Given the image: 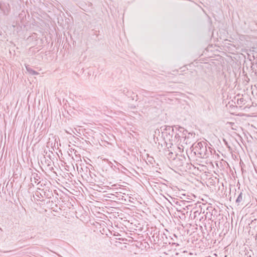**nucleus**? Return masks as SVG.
Returning a JSON list of instances; mask_svg holds the SVG:
<instances>
[{
	"label": "nucleus",
	"mask_w": 257,
	"mask_h": 257,
	"mask_svg": "<svg viewBox=\"0 0 257 257\" xmlns=\"http://www.w3.org/2000/svg\"><path fill=\"white\" fill-rule=\"evenodd\" d=\"M193 151L195 155H199L200 158H207L208 152L206 148V143L203 142H199L194 143L192 145Z\"/></svg>",
	"instance_id": "nucleus-1"
},
{
	"label": "nucleus",
	"mask_w": 257,
	"mask_h": 257,
	"mask_svg": "<svg viewBox=\"0 0 257 257\" xmlns=\"http://www.w3.org/2000/svg\"><path fill=\"white\" fill-rule=\"evenodd\" d=\"M35 195L38 198V200H41V199L44 198H51L53 196L52 190H50L49 187L46 186L42 189L38 188L35 192Z\"/></svg>",
	"instance_id": "nucleus-2"
},
{
	"label": "nucleus",
	"mask_w": 257,
	"mask_h": 257,
	"mask_svg": "<svg viewBox=\"0 0 257 257\" xmlns=\"http://www.w3.org/2000/svg\"><path fill=\"white\" fill-rule=\"evenodd\" d=\"M160 130L164 137H168V139L171 140L170 137L172 138L173 133L174 130L173 127L170 126L164 125L160 127Z\"/></svg>",
	"instance_id": "nucleus-3"
},
{
	"label": "nucleus",
	"mask_w": 257,
	"mask_h": 257,
	"mask_svg": "<svg viewBox=\"0 0 257 257\" xmlns=\"http://www.w3.org/2000/svg\"><path fill=\"white\" fill-rule=\"evenodd\" d=\"M118 94H123L128 98H131L132 100H138V95H135L134 92L129 91L127 88L121 89L116 91Z\"/></svg>",
	"instance_id": "nucleus-4"
},
{
	"label": "nucleus",
	"mask_w": 257,
	"mask_h": 257,
	"mask_svg": "<svg viewBox=\"0 0 257 257\" xmlns=\"http://www.w3.org/2000/svg\"><path fill=\"white\" fill-rule=\"evenodd\" d=\"M207 210L209 211V213L210 212V211H211V214L210 215V216H208V212H206V214L205 215H204V216H205V219H204L205 220L207 218H208L210 220H211L212 219V216L213 215V213L214 212H216L217 211L215 209H212V208L211 207H207Z\"/></svg>",
	"instance_id": "nucleus-5"
},
{
	"label": "nucleus",
	"mask_w": 257,
	"mask_h": 257,
	"mask_svg": "<svg viewBox=\"0 0 257 257\" xmlns=\"http://www.w3.org/2000/svg\"><path fill=\"white\" fill-rule=\"evenodd\" d=\"M201 210H200V211L196 210V211H194V213H193V219L197 220L198 219V218L201 215Z\"/></svg>",
	"instance_id": "nucleus-6"
},
{
	"label": "nucleus",
	"mask_w": 257,
	"mask_h": 257,
	"mask_svg": "<svg viewBox=\"0 0 257 257\" xmlns=\"http://www.w3.org/2000/svg\"><path fill=\"white\" fill-rule=\"evenodd\" d=\"M242 201V193L240 192L239 195H238L236 200L235 202L237 205H239V204Z\"/></svg>",
	"instance_id": "nucleus-7"
},
{
	"label": "nucleus",
	"mask_w": 257,
	"mask_h": 257,
	"mask_svg": "<svg viewBox=\"0 0 257 257\" xmlns=\"http://www.w3.org/2000/svg\"><path fill=\"white\" fill-rule=\"evenodd\" d=\"M32 177H33L35 180V183H39L40 182L39 179H40V177L38 176V174L37 173H33L32 175Z\"/></svg>",
	"instance_id": "nucleus-8"
},
{
	"label": "nucleus",
	"mask_w": 257,
	"mask_h": 257,
	"mask_svg": "<svg viewBox=\"0 0 257 257\" xmlns=\"http://www.w3.org/2000/svg\"><path fill=\"white\" fill-rule=\"evenodd\" d=\"M176 160V161L177 162L178 161H179V163L177 164V165H178L179 167H180V166H182L183 165V164H184V158L183 159H180V158H176L175 159Z\"/></svg>",
	"instance_id": "nucleus-9"
},
{
	"label": "nucleus",
	"mask_w": 257,
	"mask_h": 257,
	"mask_svg": "<svg viewBox=\"0 0 257 257\" xmlns=\"http://www.w3.org/2000/svg\"><path fill=\"white\" fill-rule=\"evenodd\" d=\"M176 130H178L179 131H180V132H182V130H183V135H186V133H187V130H184V128L182 127H180V126H175Z\"/></svg>",
	"instance_id": "nucleus-10"
},
{
	"label": "nucleus",
	"mask_w": 257,
	"mask_h": 257,
	"mask_svg": "<svg viewBox=\"0 0 257 257\" xmlns=\"http://www.w3.org/2000/svg\"><path fill=\"white\" fill-rule=\"evenodd\" d=\"M27 70L28 72H30V73H31L32 75H36V74H38V73L36 71H35L30 68L27 67Z\"/></svg>",
	"instance_id": "nucleus-11"
},
{
	"label": "nucleus",
	"mask_w": 257,
	"mask_h": 257,
	"mask_svg": "<svg viewBox=\"0 0 257 257\" xmlns=\"http://www.w3.org/2000/svg\"><path fill=\"white\" fill-rule=\"evenodd\" d=\"M168 152V154L167 155L168 156V158H172V156L173 155V153L172 152H169V151Z\"/></svg>",
	"instance_id": "nucleus-12"
},
{
	"label": "nucleus",
	"mask_w": 257,
	"mask_h": 257,
	"mask_svg": "<svg viewBox=\"0 0 257 257\" xmlns=\"http://www.w3.org/2000/svg\"><path fill=\"white\" fill-rule=\"evenodd\" d=\"M51 161L50 160H48L47 161H46V163L47 164V166H49L51 165Z\"/></svg>",
	"instance_id": "nucleus-13"
},
{
	"label": "nucleus",
	"mask_w": 257,
	"mask_h": 257,
	"mask_svg": "<svg viewBox=\"0 0 257 257\" xmlns=\"http://www.w3.org/2000/svg\"><path fill=\"white\" fill-rule=\"evenodd\" d=\"M204 215H202L201 216H200L199 218H198V219L199 221H201L202 220H203L204 219Z\"/></svg>",
	"instance_id": "nucleus-14"
},
{
	"label": "nucleus",
	"mask_w": 257,
	"mask_h": 257,
	"mask_svg": "<svg viewBox=\"0 0 257 257\" xmlns=\"http://www.w3.org/2000/svg\"><path fill=\"white\" fill-rule=\"evenodd\" d=\"M0 9H1L2 11H3V6H2V5L1 4H0Z\"/></svg>",
	"instance_id": "nucleus-15"
},
{
	"label": "nucleus",
	"mask_w": 257,
	"mask_h": 257,
	"mask_svg": "<svg viewBox=\"0 0 257 257\" xmlns=\"http://www.w3.org/2000/svg\"><path fill=\"white\" fill-rule=\"evenodd\" d=\"M177 137H179V136L178 134H177L175 135V138H177Z\"/></svg>",
	"instance_id": "nucleus-16"
},
{
	"label": "nucleus",
	"mask_w": 257,
	"mask_h": 257,
	"mask_svg": "<svg viewBox=\"0 0 257 257\" xmlns=\"http://www.w3.org/2000/svg\"><path fill=\"white\" fill-rule=\"evenodd\" d=\"M188 135H191V136L193 135L192 133H189Z\"/></svg>",
	"instance_id": "nucleus-17"
},
{
	"label": "nucleus",
	"mask_w": 257,
	"mask_h": 257,
	"mask_svg": "<svg viewBox=\"0 0 257 257\" xmlns=\"http://www.w3.org/2000/svg\"><path fill=\"white\" fill-rule=\"evenodd\" d=\"M189 137H190V136H189V135H188V137H187V138L188 139Z\"/></svg>",
	"instance_id": "nucleus-18"
}]
</instances>
